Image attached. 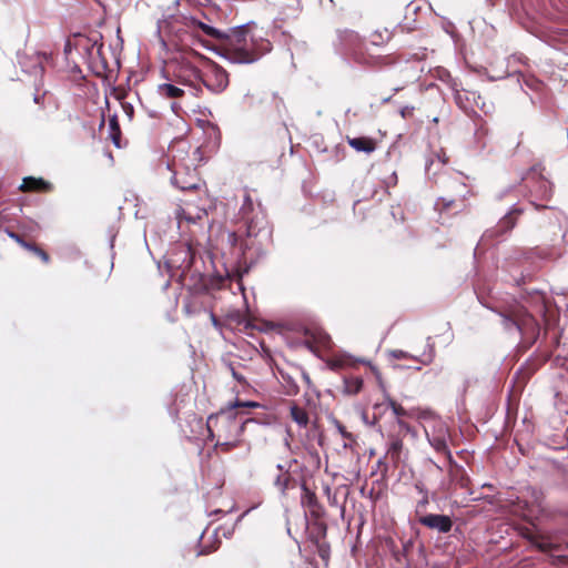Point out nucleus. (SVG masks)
Segmentation results:
<instances>
[{
  "mask_svg": "<svg viewBox=\"0 0 568 568\" xmlns=\"http://www.w3.org/2000/svg\"><path fill=\"white\" fill-rule=\"evenodd\" d=\"M207 428L212 437H216L215 447L227 452L240 444V437L243 432V423L235 418L231 409H222L217 415L210 416Z\"/></svg>",
  "mask_w": 568,
  "mask_h": 568,
  "instance_id": "obj_1",
  "label": "nucleus"
},
{
  "mask_svg": "<svg viewBox=\"0 0 568 568\" xmlns=\"http://www.w3.org/2000/svg\"><path fill=\"white\" fill-rule=\"evenodd\" d=\"M243 26L233 28L230 33H224L223 51L219 53L231 63H253L258 59L254 52L253 39Z\"/></svg>",
  "mask_w": 568,
  "mask_h": 568,
  "instance_id": "obj_2",
  "label": "nucleus"
},
{
  "mask_svg": "<svg viewBox=\"0 0 568 568\" xmlns=\"http://www.w3.org/2000/svg\"><path fill=\"white\" fill-rule=\"evenodd\" d=\"M423 418H425L424 432L430 446L436 452H447L448 430L446 424L430 414L423 416Z\"/></svg>",
  "mask_w": 568,
  "mask_h": 568,
  "instance_id": "obj_3",
  "label": "nucleus"
},
{
  "mask_svg": "<svg viewBox=\"0 0 568 568\" xmlns=\"http://www.w3.org/2000/svg\"><path fill=\"white\" fill-rule=\"evenodd\" d=\"M388 409H390L393 415L395 416L396 423H398V420H404L403 419L404 417H415V416L422 417L420 415H417L414 409L408 410V409L404 408L400 404L395 402L390 397L388 392L383 387V402L375 404L374 410H375V414L383 415Z\"/></svg>",
  "mask_w": 568,
  "mask_h": 568,
  "instance_id": "obj_4",
  "label": "nucleus"
},
{
  "mask_svg": "<svg viewBox=\"0 0 568 568\" xmlns=\"http://www.w3.org/2000/svg\"><path fill=\"white\" fill-rule=\"evenodd\" d=\"M171 182L182 191L197 190L202 185V182L194 170H187L184 174L176 171L172 176Z\"/></svg>",
  "mask_w": 568,
  "mask_h": 568,
  "instance_id": "obj_5",
  "label": "nucleus"
},
{
  "mask_svg": "<svg viewBox=\"0 0 568 568\" xmlns=\"http://www.w3.org/2000/svg\"><path fill=\"white\" fill-rule=\"evenodd\" d=\"M204 85L214 93L223 92L229 85V75L225 70L214 67Z\"/></svg>",
  "mask_w": 568,
  "mask_h": 568,
  "instance_id": "obj_6",
  "label": "nucleus"
},
{
  "mask_svg": "<svg viewBox=\"0 0 568 568\" xmlns=\"http://www.w3.org/2000/svg\"><path fill=\"white\" fill-rule=\"evenodd\" d=\"M424 526L436 529L440 532H448L452 529V520L446 515L429 514L419 519Z\"/></svg>",
  "mask_w": 568,
  "mask_h": 568,
  "instance_id": "obj_7",
  "label": "nucleus"
},
{
  "mask_svg": "<svg viewBox=\"0 0 568 568\" xmlns=\"http://www.w3.org/2000/svg\"><path fill=\"white\" fill-rule=\"evenodd\" d=\"M184 24L187 28H199L201 29L206 36H210L215 39H224V32L220 31L219 29L206 24L200 20H197L194 17H189L184 19Z\"/></svg>",
  "mask_w": 568,
  "mask_h": 568,
  "instance_id": "obj_8",
  "label": "nucleus"
},
{
  "mask_svg": "<svg viewBox=\"0 0 568 568\" xmlns=\"http://www.w3.org/2000/svg\"><path fill=\"white\" fill-rule=\"evenodd\" d=\"M348 144L357 152L372 153L375 151L376 145L373 139L371 138H352L347 139Z\"/></svg>",
  "mask_w": 568,
  "mask_h": 568,
  "instance_id": "obj_9",
  "label": "nucleus"
},
{
  "mask_svg": "<svg viewBox=\"0 0 568 568\" xmlns=\"http://www.w3.org/2000/svg\"><path fill=\"white\" fill-rule=\"evenodd\" d=\"M158 91L161 95L166 98H180L184 93V91L181 88L175 87L171 83L159 84Z\"/></svg>",
  "mask_w": 568,
  "mask_h": 568,
  "instance_id": "obj_10",
  "label": "nucleus"
},
{
  "mask_svg": "<svg viewBox=\"0 0 568 568\" xmlns=\"http://www.w3.org/2000/svg\"><path fill=\"white\" fill-rule=\"evenodd\" d=\"M204 214H205V210L202 207H199L194 214L191 212H187L185 209L181 207L178 210L176 217H178L179 222H181L182 220H185L186 222L195 223Z\"/></svg>",
  "mask_w": 568,
  "mask_h": 568,
  "instance_id": "obj_11",
  "label": "nucleus"
},
{
  "mask_svg": "<svg viewBox=\"0 0 568 568\" xmlns=\"http://www.w3.org/2000/svg\"><path fill=\"white\" fill-rule=\"evenodd\" d=\"M404 448V444L400 437L390 435L387 453L392 456V458H399Z\"/></svg>",
  "mask_w": 568,
  "mask_h": 568,
  "instance_id": "obj_12",
  "label": "nucleus"
},
{
  "mask_svg": "<svg viewBox=\"0 0 568 568\" xmlns=\"http://www.w3.org/2000/svg\"><path fill=\"white\" fill-rule=\"evenodd\" d=\"M363 381L361 378H351L345 381V389L348 394H356L362 389Z\"/></svg>",
  "mask_w": 568,
  "mask_h": 568,
  "instance_id": "obj_13",
  "label": "nucleus"
},
{
  "mask_svg": "<svg viewBox=\"0 0 568 568\" xmlns=\"http://www.w3.org/2000/svg\"><path fill=\"white\" fill-rule=\"evenodd\" d=\"M291 414H292V417L294 418V420L298 424V425H306L307 424V416L306 414L301 410L300 408L297 407H292L291 408Z\"/></svg>",
  "mask_w": 568,
  "mask_h": 568,
  "instance_id": "obj_14",
  "label": "nucleus"
},
{
  "mask_svg": "<svg viewBox=\"0 0 568 568\" xmlns=\"http://www.w3.org/2000/svg\"><path fill=\"white\" fill-rule=\"evenodd\" d=\"M22 247L33 252V254H37L44 263L49 262L48 254L44 251H42L41 248H39L32 244H29V243H22Z\"/></svg>",
  "mask_w": 568,
  "mask_h": 568,
  "instance_id": "obj_15",
  "label": "nucleus"
},
{
  "mask_svg": "<svg viewBox=\"0 0 568 568\" xmlns=\"http://www.w3.org/2000/svg\"><path fill=\"white\" fill-rule=\"evenodd\" d=\"M237 407L256 408V407H260V404L256 402H252V400H247V402L235 400L234 403H230L226 408L231 409V412H233L234 408H237Z\"/></svg>",
  "mask_w": 568,
  "mask_h": 568,
  "instance_id": "obj_16",
  "label": "nucleus"
},
{
  "mask_svg": "<svg viewBox=\"0 0 568 568\" xmlns=\"http://www.w3.org/2000/svg\"><path fill=\"white\" fill-rule=\"evenodd\" d=\"M287 484H288V477L287 476H277L276 480H275V486L280 489V491L282 494L285 493L286 488H287Z\"/></svg>",
  "mask_w": 568,
  "mask_h": 568,
  "instance_id": "obj_17",
  "label": "nucleus"
},
{
  "mask_svg": "<svg viewBox=\"0 0 568 568\" xmlns=\"http://www.w3.org/2000/svg\"><path fill=\"white\" fill-rule=\"evenodd\" d=\"M397 425L402 430L410 434L413 437L417 436L416 432L405 420H398Z\"/></svg>",
  "mask_w": 568,
  "mask_h": 568,
  "instance_id": "obj_18",
  "label": "nucleus"
},
{
  "mask_svg": "<svg viewBox=\"0 0 568 568\" xmlns=\"http://www.w3.org/2000/svg\"><path fill=\"white\" fill-rule=\"evenodd\" d=\"M39 182L40 181H37V180L32 179V178L24 179L23 180V184L21 185V187L27 189V190L37 189Z\"/></svg>",
  "mask_w": 568,
  "mask_h": 568,
  "instance_id": "obj_19",
  "label": "nucleus"
},
{
  "mask_svg": "<svg viewBox=\"0 0 568 568\" xmlns=\"http://www.w3.org/2000/svg\"><path fill=\"white\" fill-rule=\"evenodd\" d=\"M389 355L394 358H397V359H402V358H407L408 357V354L404 351H400V349H395V351H390L389 352Z\"/></svg>",
  "mask_w": 568,
  "mask_h": 568,
  "instance_id": "obj_20",
  "label": "nucleus"
},
{
  "mask_svg": "<svg viewBox=\"0 0 568 568\" xmlns=\"http://www.w3.org/2000/svg\"><path fill=\"white\" fill-rule=\"evenodd\" d=\"M8 235L13 239L17 243H19L22 246V243H26L19 235L12 232H8Z\"/></svg>",
  "mask_w": 568,
  "mask_h": 568,
  "instance_id": "obj_21",
  "label": "nucleus"
},
{
  "mask_svg": "<svg viewBox=\"0 0 568 568\" xmlns=\"http://www.w3.org/2000/svg\"><path fill=\"white\" fill-rule=\"evenodd\" d=\"M358 362L368 365L374 372L377 373L375 366H373L371 362L365 361V359H358Z\"/></svg>",
  "mask_w": 568,
  "mask_h": 568,
  "instance_id": "obj_22",
  "label": "nucleus"
},
{
  "mask_svg": "<svg viewBox=\"0 0 568 568\" xmlns=\"http://www.w3.org/2000/svg\"><path fill=\"white\" fill-rule=\"evenodd\" d=\"M193 74L197 78L200 75V71L195 68H191Z\"/></svg>",
  "mask_w": 568,
  "mask_h": 568,
  "instance_id": "obj_23",
  "label": "nucleus"
},
{
  "mask_svg": "<svg viewBox=\"0 0 568 568\" xmlns=\"http://www.w3.org/2000/svg\"><path fill=\"white\" fill-rule=\"evenodd\" d=\"M163 47H165L164 40L160 39Z\"/></svg>",
  "mask_w": 568,
  "mask_h": 568,
  "instance_id": "obj_24",
  "label": "nucleus"
}]
</instances>
